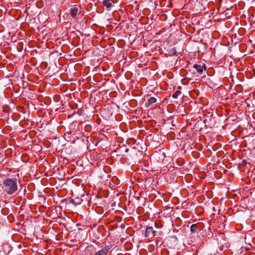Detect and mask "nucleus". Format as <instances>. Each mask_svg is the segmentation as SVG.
Returning a JSON list of instances; mask_svg holds the SVG:
<instances>
[{
    "label": "nucleus",
    "instance_id": "obj_9",
    "mask_svg": "<svg viewBox=\"0 0 255 255\" xmlns=\"http://www.w3.org/2000/svg\"><path fill=\"white\" fill-rule=\"evenodd\" d=\"M181 92L180 90H177L172 96V97L174 99H177L178 97L180 95Z\"/></svg>",
    "mask_w": 255,
    "mask_h": 255
},
{
    "label": "nucleus",
    "instance_id": "obj_2",
    "mask_svg": "<svg viewBox=\"0 0 255 255\" xmlns=\"http://www.w3.org/2000/svg\"><path fill=\"white\" fill-rule=\"evenodd\" d=\"M155 231L153 230V228L151 227H147L146 230L145 232V236L146 237L152 238L155 235Z\"/></svg>",
    "mask_w": 255,
    "mask_h": 255
},
{
    "label": "nucleus",
    "instance_id": "obj_10",
    "mask_svg": "<svg viewBox=\"0 0 255 255\" xmlns=\"http://www.w3.org/2000/svg\"><path fill=\"white\" fill-rule=\"evenodd\" d=\"M246 163H247L246 161H245V160H243V163L244 165L246 164Z\"/></svg>",
    "mask_w": 255,
    "mask_h": 255
},
{
    "label": "nucleus",
    "instance_id": "obj_12",
    "mask_svg": "<svg viewBox=\"0 0 255 255\" xmlns=\"http://www.w3.org/2000/svg\"><path fill=\"white\" fill-rule=\"evenodd\" d=\"M128 150V149H126V152H127Z\"/></svg>",
    "mask_w": 255,
    "mask_h": 255
},
{
    "label": "nucleus",
    "instance_id": "obj_1",
    "mask_svg": "<svg viewBox=\"0 0 255 255\" xmlns=\"http://www.w3.org/2000/svg\"><path fill=\"white\" fill-rule=\"evenodd\" d=\"M2 189L8 195L13 194L18 189L16 178H7L2 183Z\"/></svg>",
    "mask_w": 255,
    "mask_h": 255
},
{
    "label": "nucleus",
    "instance_id": "obj_6",
    "mask_svg": "<svg viewBox=\"0 0 255 255\" xmlns=\"http://www.w3.org/2000/svg\"><path fill=\"white\" fill-rule=\"evenodd\" d=\"M109 251V249L105 248L98 252H97L94 255H106Z\"/></svg>",
    "mask_w": 255,
    "mask_h": 255
},
{
    "label": "nucleus",
    "instance_id": "obj_5",
    "mask_svg": "<svg viewBox=\"0 0 255 255\" xmlns=\"http://www.w3.org/2000/svg\"><path fill=\"white\" fill-rule=\"evenodd\" d=\"M79 13L80 11L77 6H74L70 9V14L73 18L75 17Z\"/></svg>",
    "mask_w": 255,
    "mask_h": 255
},
{
    "label": "nucleus",
    "instance_id": "obj_4",
    "mask_svg": "<svg viewBox=\"0 0 255 255\" xmlns=\"http://www.w3.org/2000/svg\"><path fill=\"white\" fill-rule=\"evenodd\" d=\"M200 224H195L192 225L190 227V231L191 233L192 234L197 233L199 230H200Z\"/></svg>",
    "mask_w": 255,
    "mask_h": 255
},
{
    "label": "nucleus",
    "instance_id": "obj_3",
    "mask_svg": "<svg viewBox=\"0 0 255 255\" xmlns=\"http://www.w3.org/2000/svg\"><path fill=\"white\" fill-rule=\"evenodd\" d=\"M193 68L195 69L200 74H202L203 71H205L206 69V67L204 65L202 66L200 65L195 64L193 66Z\"/></svg>",
    "mask_w": 255,
    "mask_h": 255
},
{
    "label": "nucleus",
    "instance_id": "obj_11",
    "mask_svg": "<svg viewBox=\"0 0 255 255\" xmlns=\"http://www.w3.org/2000/svg\"><path fill=\"white\" fill-rule=\"evenodd\" d=\"M121 228H124L125 227V225L124 224H122L121 226Z\"/></svg>",
    "mask_w": 255,
    "mask_h": 255
},
{
    "label": "nucleus",
    "instance_id": "obj_7",
    "mask_svg": "<svg viewBox=\"0 0 255 255\" xmlns=\"http://www.w3.org/2000/svg\"><path fill=\"white\" fill-rule=\"evenodd\" d=\"M156 102V99L154 97H150L148 100L147 103L145 104L146 107H149L150 105L155 103Z\"/></svg>",
    "mask_w": 255,
    "mask_h": 255
},
{
    "label": "nucleus",
    "instance_id": "obj_8",
    "mask_svg": "<svg viewBox=\"0 0 255 255\" xmlns=\"http://www.w3.org/2000/svg\"><path fill=\"white\" fill-rule=\"evenodd\" d=\"M103 4L108 9L110 8L112 6L110 0H104L103 1Z\"/></svg>",
    "mask_w": 255,
    "mask_h": 255
}]
</instances>
